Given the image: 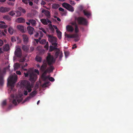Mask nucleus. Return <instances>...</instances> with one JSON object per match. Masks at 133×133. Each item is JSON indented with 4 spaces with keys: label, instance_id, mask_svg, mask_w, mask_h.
<instances>
[{
    "label": "nucleus",
    "instance_id": "nucleus-1",
    "mask_svg": "<svg viewBox=\"0 0 133 133\" xmlns=\"http://www.w3.org/2000/svg\"><path fill=\"white\" fill-rule=\"evenodd\" d=\"M20 84L23 86L26 90H24L23 92V94L25 95H27L28 94V92H30L32 91V88L33 87V85L31 84L29 81L23 80L21 82Z\"/></svg>",
    "mask_w": 133,
    "mask_h": 133
},
{
    "label": "nucleus",
    "instance_id": "nucleus-2",
    "mask_svg": "<svg viewBox=\"0 0 133 133\" xmlns=\"http://www.w3.org/2000/svg\"><path fill=\"white\" fill-rule=\"evenodd\" d=\"M46 59L48 64L50 66L49 68L47 69L49 71V73L52 72L54 69V66L52 65L55 62L54 57L51 56L50 53H48L46 57Z\"/></svg>",
    "mask_w": 133,
    "mask_h": 133
},
{
    "label": "nucleus",
    "instance_id": "nucleus-3",
    "mask_svg": "<svg viewBox=\"0 0 133 133\" xmlns=\"http://www.w3.org/2000/svg\"><path fill=\"white\" fill-rule=\"evenodd\" d=\"M17 77L16 76H10L8 79V85L10 86L11 90H12L15 86V84L17 81Z\"/></svg>",
    "mask_w": 133,
    "mask_h": 133
},
{
    "label": "nucleus",
    "instance_id": "nucleus-4",
    "mask_svg": "<svg viewBox=\"0 0 133 133\" xmlns=\"http://www.w3.org/2000/svg\"><path fill=\"white\" fill-rule=\"evenodd\" d=\"M24 74L25 77H28L29 75L30 80L31 82H34L36 81L37 75L36 74H35L33 71L29 70L26 73L24 72Z\"/></svg>",
    "mask_w": 133,
    "mask_h": 133
},
{
    "label": "nucleus",
    "instance_id": "nucleus-5",
    "mask_svg": "<svg viewBox=\"0 0 133 133\" xmlns=\"http://www.w3.org/2000/svg\"><path fill=\"white\" fill-rule=\"evenodd\" d=\"M76 19L79 24L86 25L87 24L88 22L86 19L84 18L79 17L76 18Z\"/></svg>",
    "mask_w": 133,
    "mask_h": 133
},
{
    "label": "nucleus",
    "instance_id": "nucleus-6",
    "mask_svg": "<svg viewBox=\"0 0 133 133\" xmlns=\"http://www.w3.org/2000/svg\"><path fill=\"white\" fill-rule=\"evenodd\" d=\"M63 6L69 11L73 12L74 11V8L71 5L66 3H64L62 4Z\"/></svg>",
    "mask_w": 133,
    "mask_h": 133
},
{
    "label": "nucleus",
    "instance_id": "nucleus-7",
    "mask_svg": "<svg viewBox=\"0 0 133 133\" xmlns=\"http://www.w3.org/2000/svg\"><path fill=\"white\" fill-rule=\"evenodd\" d=\"M23 95L22 94H19V95L17 96H16V99H14L12 101V103L15 105H16L17 104V102L18 103L21 102L22 100V97Z\"/></svg>",
    "mask_w": 133,
    "mask_h": 133
},
{
    "label": "nucleus",
    "instance_id": "nucleus-8",
    "mask_svg": "<svg viewBox=\"0 0 133 133\" xmlns=\"http://www.w3.org/2000/svg\"><path fill=\"white\" fill-rule=\"evenodd\" d=\"M63 53L62 52H60L59 50L58 49L56 51L54 55V57L55 58H57L58 56H59V60H61L63 56Z\"/></svg>",
    "mask_w": 133,
    "mask_h": 133
},
{
    "label": "nucleus",
    "instance_id": "nucleus-9",
    "mask_svg": "<svg viewBox=\"0 0 133 133\" xmlns=\"http://www.w3.org/2000/svg\"><path fill=\"white\" fill-rule=\"evenodd\" d=\"M47 36L48 38V40L49 42L52 43L53 42H57V39L56 37L50 35H48Z\"/></svg>",
    "mask_w": 133,
    "mask_h": 133
},
{
    "label": "nucleus",
    "instance_id": "nucleus-10",
    "mask_svg": "<svg viewBox=\"0 0 133 133\" xmlns=\"http://www.w3.org/2000/svg\"><path fill=\"white\" fill-rule=\"evenodd\" d=\"M41 71L44 72L41 76V77L42 79L44 81H46L48 79V78H49V76H46V73L47 72L49 73V71L47 69L45 70L44 71Z\"/></svg>",
    "mask_w": 133,
    "mask_h": 133
},
{
    "label": "nucleus",
    "instance_id": "nucleus-11",
    "mask_svg": "<svg viewBox=\"0 0 133 133\" xmlns=\"http://www.w3.org/2000/svg\"><path fill=\"white\" fill-rule=\"evenodd\" d=\"M41 12L42 13H44L46 18L49 19L51 18L50 12L49 11L46 9H43L42 11Z\"/></svg>",
    "mask_w": 133,
    "mask_h": 133
},
{
    "label": "nucleus",
    "instance_id": "nucleus-12",
    "mask_svg": "<svg viewBox=\"0 0 133 133\" xmlns=\"http://www.w3.org/2000/svg\"><path fill=\"white\" fill-rule=\"evenodd\" d=\"M15 54L16 56L20 57L22 55V52L21 49L20 48H17L15 52Z\"/></svg>",
    "mask_w": 133,
    "mask_h": 133
},
{
    "label": "nucleus",
    "instance_id": "nucleus-13",
    "mask_svg": "<svg viewBox=\"0 0 133 133\" xmlns=\"http://www.w3.org/2000/svg\"><path fill=\"white\" fill-rule=\"evenodd\" d=\"M47 61L45 60L43 62V63L40 68L41 71H44L46 69L47 65Z\"/></svg>",
    "mask_w": 133,
    "mask_h": 133
},
{
    "label": "nucleus",
    "instance_id": "nucleus-14",
    "mask_svg": "<svg viewBox=\"0 0 133 133\" xmlns=\"http://www.w3.org/2000/svg\"><path fill=\"white\" fill-rule=\"evenodd\" d=\"M65 36L68 38H77L78 35L77 34H74L73 35H69L65 33Z\"/></svg>",
    "mask_w": 133,
    "mask_h": 133
},
{
    "label": "nucleus",
    "instance_id": "nucleus-15",
    "mask_svg": "<svg viewBox=\"0 0 133 133\" xmlns=\"http://www.w3.org/2000/svg\"><path fill=\"white\" fill-rule=\"evenodd\" d=\"M41 21L44 25H47L48 23L50 24L51 23V22L49 19L46 18V19H41Z\"/></svg>",
    "mask_w": 133,
    "mask_h": 133
},
{
    "label": "nucleus",
    "instance_id": "nucleus-16",
    "mask_svg": "<svg viewBox=\"0 0 133 133\" xmlns=\"http://www.w3.org/2000/svg\"><path fill=\"white\" fill-rule=\"evenodd\" d=\"M4 83L3 75L2 73L1 72V69L0 68V86H2Z\"/></svg>",
    "mask_w": 133,
    "mask_h": 133
},
{
    "label": "nucleus",
    "instance_id": "nucleus-17",
    "mask_svg": "<svg viewBox=\"0 0 133 133\" xmlns=\"http://www.w3.org/2000/svg\"><path fill=\"white\" fill-rule=\"evenodd\" d=\"M27 29L29 34L30 35L33 34V31H34V29L31 26H28Z\"/></svg>",
    "mask_w": 133,
    "mask_h": 133
},
{
    "label": "nucleus",
    "instance_id": "nucleus-18",
    "mask_svg": "<svg viewBox=\"0 0 133 133\" xmlns=\"http://www.w3.org/2000/svg\"><path fill=\"white\" fill-rule=\"evenodd\" d=\"M9 10V8H4L2 6L0 8V11L2 12H5L8 11Z\"/></svg>",
    "mask_w": 133,
    "mask_h": 133
},
{
    "label": "nucleus",
    "instance_id": "nucleus-19",
    "mask_svg": "<svg viewBox=\"0 0 133 133\" xmlns=\"http://www.w3.org/2000/svg\"><path fill=\"white\" fill-rule=\"evenodd\" d=\"M66 28L67 30L69 32H72L74 30L73 27L72 26L69 25L66 26Z\"/></svg>",
    "mask_w": 133,
    "mask_h": 133
},
{
    "label": "nucleus",
    "instance_id": "nucleus-20",
    "mask_svg": "<svg viewBox=\"0 0 133 133\" xmlns=\"http://www.w3.org/2000/svg\"><path fill=\"white\" fill-rule=\"evenodd\" d=\"M17 28L21 32L24 33L25 32L24 27L21 25H19L17 26Z\"/></svg>",
    "mask_w": 133,
    "mask_h": 133
},
{
    "label": "nucleus",
    "instance_id": "nucleus-21",
    "mask_svg": "<svg viewBox=\"0 0 133 133\" xmlns=\"http://www.w3.org/2000/svg\"><path fill=\"white\" fill-rule=\"evenodd\" d=\"M22 36L24 43L26 44L29 41V38L28 37L25 35H23Z\"/></svg>",
    "mask_w": 133,
    "mask_h": 133
},
{
    "label": "nucleus",
    "instance_id": "nucleus-22",
    "mask_svg": "<svg viewBox=\"0 0 133 133\" xmlns=\"http://www.w3.org/2000/svg\"><path fill=\"white\" fill-rule=\"evenodd\" d=\"M16 21L18 23H24L25 22V20L23 17H19L17 19Z\"/></svg>",
    "mask_w": 133,
    "mask_h": 133
},
{
    "label": "nucleus",
    "instance_id": "nucleus-23",
    "mask_svg": "<svg viewBox=\"0 0 133 133\" xmlns=\"http://www.w3.org/2000/svg\"><path fill=\"white\" fill-rule=\"evenodd\" d=\"M9 49V46L8 44H6L4 45L3 48V50L5 51H8Z\"/></svg>",
    "mask_w": 133,
    "mask_h": 133
},
{
    "label": "nucleus",
    "instance_id": "nucleus-24",
    "mask_svg": "<svg viewBox=\"0 0 133 133\" xmlns=\"http://www.w3.org/2000/svg\"><path fill=\"white\" fill-rule=\"evenodd\" d=\"M83 12L84 15L87 16L88 17H89V16L91 15V13L90 12L86 10H84Z\"/></svg>",
    "mask_w": 133,
    "mask_h": 133
},
{
    "label": "nucleus",
    "instance_id": "nucleus-25",
    "mask_svg": "<svg viewBox=\"0 0 133 133\" xmlns=\"http://www.w3.org/2000/svg\"><path fill=\"white\" fill-rule=\"evenodd\" d=\"M30 23L32 26H35L36 24V21L33 19H30L28 21Z\"/></svg>",
    "mask_w": 133,
    "mask_h": 133
},
{
    "label": "nucleus",
    "instance_id": "nucleus-26",
    "mask_svg": "<svg viewBox=\"0 0 133 133\" xmlns=\"http://www.w3.org/2000/svg\"><path fill=\"white\" fill-rule=\"evenodd\" d=\"M37 94L36 90H34L29 94V96L32 98L35 96Z\"/></svg>",
    "mask_w": 133,
    "mask_h": 133
},
{
    "label": "nucleus",
    "instance_id": "nucleus-27",
    "mask_svg": "<svg viewBox=\"0 0 133 133\" xmlns=\"http://www.w3.org/2000/svg\"><path fill=\"white\" fill-rule=\"evenodd\" d=\"M20 66H21V64H20L18 63H15L14 65V69L15 70L18 69L20 67Z\"/></svg>",
    "mask_w": 133,
    "mask_h": 133
},
{
    "label": "nucleus",
    "instance_id": "nucleus-28",
    "mask_svg": "<svg viewBox=\"0 0 133 133\" xmlns=\"http://www.w3.org/2000/svg\"><path fill=\"white\" fill-rule=\"evenodd\" d=\"M56 32L57 33L58 38L59 39H61L62 38V32L58 30H56Z\"/></svg>",
    "mask_w": 133,
    "mask_h": 133
},
{
    "label": "nucleus",
    "instance_id": "nucleus-29",
    "mask_svg": "<svg viewBox=\"0 0 133 133\" xmlns=\"http://www.w3.org/2000/svg\"><path fill=\"white\" fill-rule=\"evenodd\" d=\"M22 48L23 51H26L28 49V46L27 45H22Z\"/></svg>",
    "mask_w": 133,
    "mask_h": 133
},
{
    "label": "nucleus",
    "instance_id": "nucleus-30",
    "mask_svg": "<svg viewBox=\"0 0 133 133\" xmlns=\"http://www.w3.org/2000/svg\"><path fill=\"white\" fill-rule=\"evenodd\" d=\"M60 6L58 4H54L52 5V8L53 9H56L58 8Z\"/></svg>",
    "mask_w": 133,
    "mask_h": 133
},
{
    "label": "nucleus",
    "instance_id": "nucleus-31",
    "mask_svg": "<svg viewBox=\"0 0 133 133\" xmlns=\"http://www.w3.org/2000/svg\"><path fill=\"white\" fill-rule=\"evenodd\" d=\"M3 18L4 19L8 21H10L11 20L10 16L8 15H5L4 16Z\"/></svg>",
    "mask_w": 133,
    "mask_h": 133
},
{
    "label": "nucleus",
    "instance_id": "nucleus-32",
    "mask_svg": "<svg viewBox=\"0 0 133 133\" xmlns=\"http://www.w3.org/2000/svg\"><path fill=\"white\" fill-rule=\"evenodd\" d=\"M35 60L38 62H41L42 61V58L38 56H36L35 57Z\"/></svg>",
    "mask_w": 133,
    "mask_h": 133
},
{
    "label": "nucleus",
    "instance_id": "nucleus-33",
    "mask_svg": "<svg viewBox=\"0 0 133 133\" xmlns=\"http://www.w3.org/2000/svg\"><path fill=\"white\" fill-rule=\"evenodd\" d=\"M8 30L9 32L11 35H12L13 34L14 30L11 27H9Z\"/></svg>",
    "mask_w": 133,
    "mask_h": 133
},
{
    "label": "nucleus",
    "instance_id": "nucleus-34",
    "mask_svg": "<svg viewBox=\"0 0 133 133\" xmlns=\"http://www.w3.org/2000/svg\"><path fill=\"white\" fill-rule=\"evenodd\" d=\"M57 49H58L56 48V47H54L52 46H50L49 48V51L50 52H51L52 51L54 50Z\"/></svg>",
    "mask_w": 133,
    "mask_h": 133
},
{
    "label": "nucleus",
    "instance_id": "nucleus-35",
    "mask_svg": "<svg viewBox=\"0 0 133 133\" xmlns=\"http://www.w3.org/2000/svg\"><path fill=\"white\" fill-rule=\"evenodd\" d=\"M15 12L16 14V17H18L21 16V13L20 11H16Z\"/></svg>",
    "mask_w": 133,
    "mask_h": 133
},
{
    "label": "nucleus",
    "instance_id": "nucleus-36",
    "mask_svg": "<svg viewBox=\"0 0 133 133\" xmlns=\"http://www.w3.org/2000/svg\"><path fill=\"white\" fill-rule=\"evenodd\" d=\"M39 43L42 44H44L46 43V40L45 39H43L40 41Z\"/></svg>",
    "mask_w": 133,
    "mask_h": 133
},
{
    "label": "nucleus",
    "instance_id": "nucleus-37",
    "mask_svg": "<svg viewBox=\"0 0 133 133\" xmlns=\"http://www.w3.org/2000/svg\"><path fill=\"white\" fill-rule=\"evenodd\" d=\"M7 27V25L3 24H0V28H5Z\"/></svg>",
    "mask_w": 133,
    "mask_h": 133
},
{
    "label": "nucleus",
    "instance_id": "nucleus-38",
    "mask_svg": "<svg viewBox=\"0 0 133 133\" xmlns=\"http://www.w3.org/2000/svg\"><path fill=\"white\" fill-rule=\"evenodd\" d=\"M49 81H47V82H45L42 85V87H47V85L49 83Z\"/></svg>",
    "mask_w": 133,
    "mask_h": 133
},
{
    "label": "nucleus",
    "instance_id": "nucleus-39",
    "mask_svg": "<svg viewBox=\"0 0 133 133\" xmlns=\"http://www.w3.org/2000/svg\"><path fill=\"white\" fill-rule=\"evenodd\" d=\"M31 98L29 96L27 97L26 98H25V99L23 101V102L24 103L26 102V101H29Z\"/></svg>",
    "mask_w": 133,
    "mask_h": 133
},
{
    "label": "nucleus",
    "instance_id": "nucleus-40",
    "mask_svg": "<svg viewBox=\"0 0 133 133\" xmlns=\"http://www.w3.org/2000/svg\"><path fill=\"white\" fill-rule=\"evenodd\" d=\"M5 34L3 31L0 29V37H2V36H5Z\"/></svg>",
    "mask_w": 133,
    "mask_h": 133
},
{
    "label": "nucleus",
    "instance_id": "nucleus-41",
    "mask_svg": "<svg viewBox=\"0 0 133 133\" xmlns=\"http://www.w3.org/2000/svg\"><path fill=\"white\" fill-rule=\"evenodd\" d=\"M75 32L76 33H77L79 32V29L77 25L75 26Z\"/></svg>",
    "mask_w": 133,
    "mask_h": 133
},
{
    "label": "nucleus",
    "instance_id": "nucleus-42",
    "mask_svg": "<svg viewBox=\"0 0 133 133\" xmlns=\"http://www.w3.org/2000/svg\"><path fill=\"white\" fill-rule=\"evenodd\" d=\"M18 9L19 10H20L23 13H25L26 12L25 10L21 7H19Z\"/></svg>",
    "mask_w": 133,
    "mask_h": 133
},
{
    "label": "nucleus",
    "instance_id": "nucleus-43",
    "mask_svg": "<svg viewBox=\"0 0 133 133\" xmlns=\"http://www.w3.org/2000/svg\"><path fill=\"white\" fill-rule=\"evenodd\" d=\"M9 14L10 15L13 16L15 15V13L14 11H12L9 12Z\"/></svg>",
    "mask_w": 133,
    "mask_h": 133
},
{
    "label": "nucleus",
    "instance_id": "nucleus-44",
    "mask_svg": "<svg viewBox=\"0 0 133 133\" xmlns=\"http://www.w3.org/2000/svg\"><path fill=\"white\" fill-rule=\"evenodd\" d=\"M69 52L68 51H67L64 52V54L66 58L69 56Z\"/></svg>",
    "mask_w": 133,
    "mask_h": 133
},
{
    "label": "nucleus",
    "instance_id": "nucleus-45",
    "mask_svg": "<svg viewBox=\"0 0 133 133\" xmlns=\"http://www.w3.org/2000/svg\"><path fill=\"white\" fill-rule=\"evenodd\" d=\"M29 1V0H22V2L24 3V4H27L28 3V2Z\"/></svg>",
    "mask_w": 133,
    "mask_h": 133
},
{
    "label": "nucleus",
    "instance_id": "nucleus-46",
    "mask_svg": "<svg viewBox=\"0 0 133 133\" xmlns=\"http://www.w3.org/2000/svg\"><path fill=\"white\" fill-rule=\"evenodd\" d=\"M48 79H49V81H51L53 82L54 81V79L52 77H49V78Z\"/></svg>",
    "mask_w": 133,
    "mask_h": 133
},
{
    "label": "nucleus",
    "instance_id": "nucleus-47",
    "mask_svg": "<svg viewBox=\"0 0 133 133\" xmlns=\"http://www.w3.org/2000/svg\"><path fill=\"white\" fill-rule=\"evenodd\" d=\"M38 32L39 33V35L40 34V36H41V37H42L43 36V34L42 32L40 31H39Z\"/></svg>",
    "mask_w": 133,
    "mask_h": 133
},
{
    "label": "nucleus",
    "instance_id": "nucleus-48",
    "mask_svg": "<svg viewBox=\"0 0 133 133\" xmlns=\"http://www.w3.org/2000/svg\"><path fill=\"white\" fill-rule=\"evenodd\" d=\"M25 58L24 57L22 59H21L19 60V62H23L25 61Z\"/></svg>",
    "mask_w": 133,
    "mask_h": 133
},
{
    "label": "nucleus",
    "instance_id": "nucleus-49",
    "mask_svg": "<svg viewBox=\"0 0 133 133\" xmlns=\"http://www.w3.org/2000/svg\"><path fill=\"white\" fill-rule=\"evenodd\" d=\"M6 104V101L5 100L3 101L2 103V105L3 106H5Z\"/></svg>",
    "mask_w": 133,
    "mask_h": 133
},
{
    "label": "nucleus",
    "instance_id": "nucleus-50",
    "mask_svg": "<svg viewBox=\"0 0 133 133\" xmlns=\"http://www.w3.org/2000/svg\"><path fill=\"white\" fill-rule=\"evenodd\" d=\"M11 41L13 42H14L15 41H16V38L14 37H11Z\"/></svg>",
    "mask_w": 133,
    "mask_h": 133
},
{
    "label": "nucleus",
    "instance_id": "nucleus-51",
    "mask_svg": "<svg viewBox=\"0 0 133 133\" xmlns=\"http://www.w3.org/2000/svg\"><path fill=\"white\" fill-rule=\"evenodd\" d=\"M28 65V64L27 63H26L24 65H23L22 64H21V68L22 69H24V68L26 66Z\"/></svg>",
    "mask_w": 133,
    "mask_h": 133
},
{
    "label": "nucleus",
    "instance_id": "nucleus-52",
    "mask_svg": "<svg viewBox=\"0 0 133 133\" xmlns=\"http://www.w3.org/2000/svg\"><path fill=\"white\" fill-rule=\"evenodd\" d=\"M39 29L40 30H41L43 32H44L45 34L46 33V31H45V29H44L43 28H40Z\"/></svg>",
    "mask_w": 133,
    "mask_h": 133
},
{
    "label": "nucleus",
    "instance_id": "nucleus-53",
    "mask_svg": "<svg viewBox=\"0 0 133 133\" xmlns=\"http://www.w3.org/2000/svg\"><path fill=\"white\" fill-rule=\"evenodd\" d=\"M49 28L50 30L52 32H53L54 30V28H53L52 26H50Z\"/></svg>",
    "mask_w": 133,
    "mask_h": 133
},
{
    "label": "nucleus",
    "instance_id": "nucleus-54",
    "mask_svg": "<svg viewBox=\"0 0 133 133\" xmlns=\"http://www.w3.org/2000/svg\"><path fill=\"white\" fill-rule=\"evenodd\" d=\"M46 2L44 1H42L41 3V4L42 5H44L46 4Z\"/></svg>",
    "mask_w": 133,
    "mask_h": 133
},
{
    "label": "nucleus",
    "instance_id": "nucleus-55",
    "mask_svg": "<svg viewBox=\"0 0 133 133\" xmlns=\"http://www.w3.org/2000/svg\"><path fill=\"white\" fill-rule=\"evenodd\" d=\"M16 74L18 75H20L21 74V73L20 71H17L16 72Z\"/></svg>",
    "mask_w": 133,
    "mask_h": 133
},
{
    "label": "nucleus",
    "instance_id": "nucleus-56",
    "mask_svg": "<svg viewBox=\"0 0 133 133\" xmlns=\"http://www.w3.org/2000/svg\"><path fill=\"white\" fill-rule=\"evenodd\" d=\"M70 4L73 5H75V4L74 2L72 1H70Z\"/></svg>",
    "mask_w": 133,
    "mask_h": 133
},
{
    "label": "nucleus",
    "instance_id": "nucleus-57",
    "mask_svg": "<svg viewBox=\"0 0 133 133\" xmlns=\"http://www.w3.org/2000/svg\"><path fill=\"white\" fill-rule=\"evenodd\" d=\"M54 43H52V44L53 45H54L56 47L57 46V43L56 42H55Z\"/></svg>",
    "mask_w": 133,
    "mask_h": 133
},
{
    "label": "nucleus",
    "instance_id": "nucleus-58",
    "mask_svg": "<svg viewBox=\"0 0 133 133\" xmlns=\"http://www.w3.org/2000/svg\"><path fill=\"white\" fill-rule=\"evenodd\" d=\"M3 43V41L1 39H0V46H2Z\"/></svg>",
    "mask_w": 133,
    "mask_h": 133
},
{
    "label": "nucleus",
    "instance_id": "nucleus-59",
    "mask_svg": "<svg viewBox=\"0 0 133 133\" xmlns=\"http://www.w3.org/2000/svg\"><path fill=\"white\" fill-rule=\"evenodd\" d=\"M72 25H74L75 26L77 25L76 23V22H72L71 23Z\"/></svg>",
    "mask_w": 133,
    "mask_h": 133
},
{
    "label": "nucleus",
    "instance_id": "nucleus-60",
    "mask_svg": "<svg viewBox=\"0 0 133 133\" xmlns=\"http://www.w3.org/2000/svg\"><path fill=\"white\" fill-rule=\"evenodd\" d=\"M59 10L60 11H61L62 12H63L64 11V9L61 7H60L59 8Z\"/></svg>",
    "mask_w": 133,
    "mask_h": 133
},
{
    "label": "nucleus",
    "instance_id": "nucleus-61",
    "mask_svg": "<svg viewBox=\"0 0 133 133\" xmlns=\"http://www.w3.org/2000/svg\"><path fill=\"white\" fill-rule=\"evenodd\" d=\"M28 3H29V5L32 6L33 5V3L31 1H29L28 2Z\"/></svg>",
    "mask_w": 133,
    "mask_h": 133
},
{
    "label": "nucleus",
    "instance_id": "nucleus-62",
    "mask_svg": "<svg viewBox=\"0 0 133 133\" xmlns=\"http://www.w3.org/2000/svg\"><path fill=\"white\" fill-rule=\"evenodd\" d=\"M34 71H35V72L38 74V75L39 74V71L38 70L35 69Z\"/></svg>",
    "mask_w": 133,
    "mask_h": 133
},
{
    "label": "nucleus",
    "instance_id": "nucleus-63",
    "mask_svg": "<svg viewBox=\"0 0 133 133\" xmlns=\"http://www.w3.org/2000/svg\"><path fill=\"white\" fill-rule=\"evenodd\" d=\"M44 48L46 49V50L48 49L49 46L45 45L44 46Z\"/></svg>",
    "mask_w": 133,
    "mask_h": 133
},
{
    "label": "nucleus",
    "instance_id": "nucleus-64",
    "mask_svg": "<svg viewBox=\"0 0 133 133\" xmlns=\"http://www.w3.org/2000/svg\"><path fill=\"white\" fill-rule=\"evenodd\" d=\"M39 33L38 32L36 33V34L35 35V36L36 37H37L39 35Z\"/></svg>",
    "mask_w": 133,
    "mask_h": 133
}]
</instances>
